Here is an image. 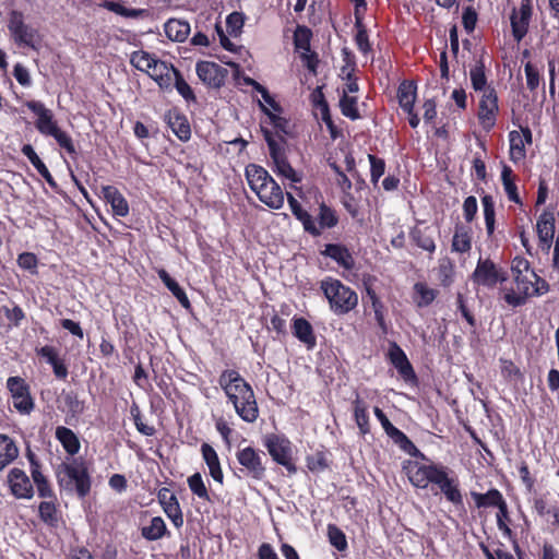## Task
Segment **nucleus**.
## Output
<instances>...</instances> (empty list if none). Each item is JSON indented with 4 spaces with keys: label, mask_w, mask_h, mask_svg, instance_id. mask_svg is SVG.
<instances>
[{
    "label": "nucleus",
    "mask_w": 559,
    "mask_h": 559,
    "mask_svg": "<svg viewBox=\"0 0 559 559\" xmlns=\"http://www.w3.org/2000/svg\"><path fill=\"white\" fill-rule=\"evenodd\" d=\"M498 98L493 90L486 92L479 102L478 119L485 129H490L496 122Z\"/></svg>",
    "instance_id": "obj_17"
},
{
    "label": "nucleus",
    "mask_w": 559,
    "mask_h": 559,
    "mask_svg": "<svg viewBox=\"0 0 559 559\" xmlns=\"http://www.w3.org/2000/svg\"><path fill=\"white\" fill-rule=\"evenodd\" d=\"M188 486L193 495L200 499L210 501L207 489L200 473H194L188 478Z\"/></svg>",
    "instance_id": "obj_54"
},
{
    "label": "nucleus",
    "mask_w": 559,
    "mask_h": 559,
    "mask_svg": "<svg viewBox=\"0 0 559 559\" xmlns=\"http://www.w3.org/2000/svg\"><path fill=\"white\" fill-rule=\"evenodd\" d=\"M438 277L442 286L448 287L453 283L454 264L451 259L442 258L439 260Z\"/></svg>",
    "instance_id": "obj_46"
},
{
    "label": "nucleus",
    "mask_w": 559,
    "mask_h": 559,
    "mask_svg": "<svg viewBox=\"0 0 559 559\" xmlns=\"http://www.w3.org/2000/svg\"><path fill=\"white\" fill-rule=\"evenodd\" d=\"M510 152L513 160H519L525 157V144L524 139L518 131H511L509 133Z\"/></svg>",
    "instance_id": "obj_48"
},
{
    "label": "nucleus",
    "mask_w": 559,
    "mask_h": 559,
    "mask_svg": "<svg viewBox=\"0 0 559 559\" xmlns=\"http://www.w3.org/2000/svg\"><path fill=\"white\" fill-rule=\"evenodd\" d=\"M497 508H498L497 526H498L499 531L502 532L503 536L510 538L512 535V531L507 524V521H509L510 518H509L508 504H507L506 500L502 501Z\"/></svg>",
    "instance_id": "obj_56"
},
{
    "label": "nucleus",
    "mask_w": 559,
    "mask_h": 559,
    "mask_svg": "<svg viewBox=\"0 0 559 559\" xmlns=\"http://www.w3.org/2000/svg\"><path fill=\"white\" fill-rule=\"evenodd\" d=\"M396 96L403 110L405 112H411L414 109L416 100V85L408 81L402 82L397 88Z\"/></svg>",
    "instance_id": "obj_33"
},
{
    "label": "nucleus",
    "mask_w": 559,
    "mask_h": 559,
    "mask_svg": "<svg viewBox=\"0 0 559 559\" xmlns=\"http://www.w3.org/2000/svg\"><path fill=\"white\" fill-rule=\"evenodd\" d=\"M370 162V179L373 185H377L379 179L383 176L385 170V162L376 155L369 154Z\"/></svg>",
    "instance_id": "obj_57"
},
{
    "label": "nucleus",
    "mask_w": 559,
    "mask_h": 559,
    "mask_svg": "<svg viewBox=\"0 0 559 559\" xmlns=\"http://www.w3.org/2000/svg\"><path fill=\"white\" fill-rule=\"evenodd\" d=\"M264 445L272 459L277 464L284 466L289 474H295L297 472V467L292 461V448L288 439L276 435H270L265 438Z\"/></svg>",
    "instance_id": "obj_8"
},
{
    "label": "nucleus",
    "mask_w": 559,
    "mask_h": 559,
    "mask_svg": "<svg viewBox=\"0 0 559 559\" xmlns=\"http://www.w3.org/2000/svg\"><path fill=\"white\" fill-rule=\"evenodd\" d=\"M102 194L105 201L110 204L115 215L124 217L129 214L128 201L116 187H102Z\"/></svg>",
    "instance_id": "obj_20"
},
{
    "label": "nucleus",
    "mask_w": 559,
    "mask_h": 559,
    "mask_svg": "<svg viewBox=\"0 0 559 559\" xmlns=\"http://www.w3.org/2000/svg\"><path fill=\"white\" fill-rule=\"evenodd\" d=\"M195 71L204 84L214 88L223 86L228 75L227 69L212 61H199Z\"/></svg>",
    "instance_id": "obj_11"
},
{
    "label": "nucleus",
    "mask_w": 559,
    "mask_h": 559,
    "mask_svg": "<svg viewBox=\"0 0 559 559\" xmlns=\"http://www.w3.org/2000/svg\"><path fill=\"white\" fill-rule=\"evenodd\" d=\"M175 87L179 95L182 96V98L187 103H195L197 97L191 88V86L186 82L180 71H175Z\"/></svg>",
    "instance_id": "obj_53"
},
{
    "label": "nucleus",
    "mask_w": 559,
    "mask_h": 559,
    "mask_svg": "<svg viewBox=\"0 0 559 559\" xmlns=\"http://www.w3.org/2000/svg\"><path fill=\"white\" fill-rule=\"evenodd\" d=\"M64 403L69 412L73 415H81L85 409L84 402L79 400L78 395L73 392H69L64 395Z\"/></svg>",
    "instance_id": "obj_59"
},
{
    "label": "nucleus",
    "mask_w": 559,
    "mask_h": 559,
    "mask_svg": "<svg viewBox=\"0 0 559 559\" xmlns=\"http://www.w3.org/2000/svg\"><path fill=\"white\" fill-rule=\"evenodd\" d=\"M141 535L148 542H155L169 535L166 523L160 516H154L151 519L150 524L141 528Z\"/></svg>",
    "instance_id": "obj_31"
},
{
    "label": "nucleus",
    "mask_w": 559,
    "mask_h": 559,
    "mask_svg": "<svg viewBox=\"0 0 559 559\" xmlns=\"http://www.w3.org/2000/svg\"><path fill=\"white\" fill-rule=\"evenodd\" d=\"M472 248V240H471V236H469V233L467 231L466 228L464 227H456L455 228V233L453 235V239H452V250L453 251H456V252H460V253H465V252H468Z\"/></svg>",
    "instance_id": "obj_39"
},
{
    "label": "nucleus",
    "mask_w": 559,
    "mask_h": 559,
    "mask_svg": "<svg viewBox=\"0 0 559 559\" xmlns=\"http://www.w3.org/2000/svg\"><path fill=\"white\" fill-rule=\"evenodd\" d=\"M270 156L275 165V171H277L278 175L290 179L294 182L300 181V178L287 162L284 153L282 152V148L276 151L275 154H270Z\"/></svg>",
    "instance_id": "obj_35"
},
{
    "label": "nucleus",
    "mask_w": 559,
    "mask_h": 559,
    "mask_svg": "<svg viewBox=\"0 0 559 559\" xmlns=\"http://www.w3.org/2000/svg\"><path fill=\"white\" fill-rule=\"evenodd\" d=\"M389 437L393 440L395 444H397L404 452L416 455V453H419L418 449L415 447V444L408 439V437L401 431L399 428H396L394 431H392Z\"/></svg>",
    "instance_id": "obj_49"
},
{
    "label": "nucleus",
    "mask_w": 559,
    "mask_h": 559,
    "mask_svg": "<svg viewBox=\"0 0 559 559\" xmlns=\"http://www.w3.org/2000/svg\"><path fill=\"white\" fill-rule=\"evenodd\" d=\"M322 254L335 261L341 267L349 271L355 266V260L349 250L338 243L325 245Z\"/></svg>",
    "instance_id": "obj_21"
},
{
    "label": "nucleus",
    "mask_w": 559,
    "mask_h": 559,
    "mask_svg": "<svg viewBox=\"0 0 559 559\" xmlns=\"http://www.w3.org/2000/svg\"><path fill=\"white\" fill-rule=\"evenodd\" d=\"M164 31L170 40L182 43L190 34V24L185 20L169 19L164 25Z\"/></svg>",
    "instance_id": "obj_28"
},
{
    "label": "nucleus",
    "mask_w": 559,
    "mask_h": 559,
    "mask_svg": "<svg viewBox=\"0 0 559 559\" xmlns=\"http://www.w3.org/2000/svg\"><path fill=\"white\" fill-rule=\"evenodd\" d=\"M56 478L61 490L75 492L82 499L91 491V475L82 460L73 459L71 462L59 464L56 468Z\"/></svg>",
    "instance_id": "obj_2"
},
{
    "label": "nucleus",
    "mask_w": 559,
    "mask_h": 559,
    "mask_svg": "<svg viewBox=\"0 0 559 559\" xmlns=\"http://www.w3.org/2000/svg\"><path fill=\"white\" fill-rule=\"evenodd\" d=\"M7 388L11 393L13 406L20 413L27 415L34 409V401L29 393V386L21 377H10Z\"/></svg>",
    "instance_id": "obj_9"
},
{
    "label": "nucleus",
    "mask_w": 559,
    "mask_h": 559,
    "mask_svg": "<svg viewBox=\"0 0 559 559\" xmlns=\"http://www.w3.org/2000/svg\"><path fill=\"white\" fill-rule=\"evenodd\" d=\"M439 467L440 466L435 464H416L409 469L408 479L417 488H427L429 484H432V479H435Z\"/></svg>",
    "instance_id": "obj_19"
},
{
    "label": "nucleus",
    "mask_w": 559,
    "mask_h": 559,
    "mask_svg": "<svg viewBox=\"0 0 559 559\" xmlns=\"http://www.w3.org/2000/svg\"><path fill=\"white\" fill-rule=\"evenodd\" d=\"M513 171L510 166L503 165L501 170V181L504 189V192L508 195V199L516 204H522V201L518 193L516 185L513 180Z\"/></svg>",
    "instance_id": "obj_37"
},
{
    "label": "nucleus",
    "mask_w": 559,
    "mask_h": 559,
    "mask_svg": "<svg viewBox=\"0 0 559 559\" xmlns=\"http://www.w3.org/2000/svg\"><path fill=\"white\" fill-rule=\"evenodd\" d=\"M22 154L26 156L33 167L38 171V174L46 180V182L52 188H57V182L48 170L47 166L36 154L35 150L31 144H24L21 150Z\"/></svg>",
    "instance_id": "obj_26"
},
{
    "label": "nucleus",
    "mask_w": 559,
    "mask_h": 559,
    "mask_svg": "<svg viewBox=\"0 0 559 559\" xmlns=\"http://www.w3.org/2000/svg\"><path fill=\"white\" fill-rule=\"evenodd\" d=\"M155 57L144 50L133 51L130 56V63L138 70L146 72L151 71Z\"/></svg>",
    "instance_id": "obj_44"
},
{
    "label": "nucleus",
    "mask_w": 559,
    "mask_h": 559,
    "mask_svg": "<svg viewBox=\"0 0 559 559\" xmlns=\"http://www.w3.org/2000/svg\"><path fill=\"white\" fill-rule=\"evenodd\" d=\"M157 499L166 514L181 509L177 497L166 487L158 490Z\"/></svg>",
    "instance_id": "obj_43"
},
{
    "label": "nucleus",
    "mask_w": 559,
    "mask_h": 559,
    "mask_svg": "<svg viewBox=\"0 0 559 559\" xmlns=\"http://www.w3.org/2000/svg\"><path fill=\"white\" fill-rule=\"evenodd\" d=\"M432 484L439 487L448 501L455 506L463 503V497L459 489V481L455 478L449 477L447 467H439L435 479H432Z\"/></svg>",
    "instance_id": "obj_13"
},
{
    "label": "nucleus",
    "mask_w": 559,
    "mask_h": 559,
    "mask_svg": "<svg viewBox=\"0 0 559 559\" xmlns=\"http://www.w3.org/2000/svg\"><path fill=\"white\" fill-rule=\"evenodd\" d=\"M246 177L249 187L257 195L259 191H262L273 179L263 167L255 164H250L246 167Z\"/></svg>",
    "instance_id": "obj_23"
},
{
    "label": "nucleus",
    "mask_w": 559,
    "mask_h": 559,
    "mask_svg": "<svg viewBox=\"0 0 559 559\" xmlns=\"http://www.w3.org/2000/svg\"><path fill=\"white\" fill-rule=\"evenodd\" d=\"M294 335L308 348H313L317 344V340L313 333L311 324L304 318H295L293 324Z\"/></svg>",
    "instance_id": "obj_30"
},
{
    "label": "nucleus",
    "mask_w": 559,
    "mask_h": 559,
    "mask_svg": "<svg viewBox=\"0 0 559 559\" xmlns=\"http://www.w3.org/2000/svg\"><path fill=\"white\" fill-rule=\"evenodd\" d=\"M471 496L477 508H497L502 501H504L502 493L496 488H491L485 493L472 491Z\"/></svg>",
    "instance_id": "obj_34"
},
{
    "label": "nucleus",
    "mask_w": 559,
    "mask_h": 559,
    "mask_svg": "<svg viewBox=\"0 0 559 559\" xmlns=\"http://www.w3.org/2000/svg\"><path fill=\"white\" fill-rule=\"evenodd\" d=\"M320 288L329 301L330 309L337 316L354 310L358 305V295L340 280L326 277L321 281Z\"/></svg>",
    "instance_id": "obj_4"
},
{
    "label": "nucleus",
    "mask_w": 559,
    "mask_h": 559,
    "mask_svg": "<svg viewBox=\"0 0 559 559\" xmlns=\"http://www.w3.org/2000/svg\"><path fill=\"white\" fill-rule=\"evenodd\" d=\"M258 198L265 205L274 210L281 209L284 204V192L274 179L262 191H259Z\"/></svg>",
    "instance_id": "obj_24"
},
{
    "label": "nucleus",
    "mask_w": 559,
    "mask_h": 559,
    "mask_svg": "<svg viewBox=\"0 0 559 559\" xmlns=\"http://www.w3.org/2000/svg\"><path fill=\"white\" fill-rule=\"evenodd\" d=\"M26 107L37 116L35 126L39 133L50 136L59 128L52 111L46 108L41 102L29 100L26 103Z\"/></svg>",
    "instance_id": "obj_12"
},
{
    "label": "nucleus",
    "mask_w": 559,
    "mask_h": 559,
    "mask_svg": "<svg viewBox=\"0 0 559 559\" xmlns=\"http://www.w3.org/2000/svg\"><path fill=\"white\" fill-rule=\"evenodd\" d=\"M310 31L305 26H298L295 33V45L298 49H304L307 52L310 50L309 44Z\"/></svg>",
    "instance_id": "obj_62"
},
{
    "label": "nucleus",
    "mask_w": 559,
    "mask_h": 559,
    "mask_svg": "<svg viewBox=\"0 0 559 559\" xmlns=\"http://www.w3.org/2000/svg\"><path fill=\"white\" fill-rule=\"evenodd\" d=\"M236 459L246 476L254 480H262L265 477L266 468L263 463L265 453L263 451L246 447L237 451Z\"/></svg>",
    "instance_id": "obj_7"
},
{
    "label": "nucleus",
    "mask_w": 559,
    "mask_h": 559,
    "mask_svg": "<svg viewBox=\"0 0 559 559\" xmlns=\"http://www.w3.org/2000/svg\"><path fill=\"white\" fill-rule=\"evenodd\" d=\"M318 218H319L318 228H320V231H322V229H325V228H333L334 226H336V224L338 222L335 212L331 207L325 205L324 203H322L319 207V217Z\"/></svg>",
    "instance_id": "obj_50"
},
{
    "label": "nucleus",
    "mask_w": 559,
    "mask_h": 559,
    "mask_svg": "<svg viewBox=\"0 0 559 559\" xmlns=\"http://www.w3.org/2000/svg\"><path fill=\"white\" fill-rule=\"evenodd\" d=\"M340 108L341 112L350 120H357L360 118L357 108V98L354 96H348L346 92H343V95L340 99Z\"/></svg>",
    "instance_id": "obj_45"
},
{
    "label": "nucleus",
    "mask_w": 559,
    "mask_h": 559,
    "mask_svg": "<svg viewBox=\"0 0 559 559\" xmlns=\"http://www.w3.org/2000/svg\"><path fill=\"white\" fill-rule=\"evenodd\" d=\"M524 72L528 90L532 92L535 91L538 87L540 80L538 70L531 62H527L524 66Z\"/></svg>",
    "instance_id": "obj_61"
},
{
    "label": "nucleus",
    "mask_w": 559,
    "mask_h": 559,
    "mask_svg": "<svg viewBox=\"0 0 559 559\" xmlns=\"http://www.w3.org/2000/svg\"><path fill=\"white\" fill-rule=\"evenodd\" d=\"M481 204L484 209V219L486 225V231L489 237L492 236L495 231V223H496V213H495V202L491 195L485 194L481 198Z\"/></svg>",
    "instance_id": "obj_38"
},
{
    "label": "nucleus",
    "mask_w": 559,
    "mask_h": 559,
    "mask_svg": "<svg viewBox=\"0 0 559 559\" xmlns=\"http://www.w3.org/2000/svg\"><path fill=\"white\" fill-rule=\"evenodd\" d=\"M511 272L516 289H509L504 294L503 299L509 306L516 308L525 305L528 297H531V286H533L536 273L531 269L528 260L523 257H515L513 259Z\"/></svg>",
    "instance_id": "obj_3"
},
{
    "label": "nucleus",
    "mask_w": 559,
    "mask_h": 559,
    "mask_svg": "<svg viewBox=\"0 0 559 559\" xmlns=\"http://www.w3.org/2000/svg\"><path fill=\"white\" fill-rule=\"evenodd\" d=\"M8 483L12 495L17 499H31L34 496L31 479L23 469L12 468L8 475Z\"/></svg>",
    "instance_id": "obj_14"
},
{
    "label": "nucleus",
    "mask_w": 559,
    "mask_h": 559,
    "mask_svg": "<svg viewBox=\"0 0 559 559\" xmlns=\"http://www.w3.org/2000/svg\"><path fill=\"white\" fill-rule=\"evenodd\" d=\"M175 71H179L171 63L154 59L148 75L158 84L162 90H169L171 87L173 75Z\"/></svg>",
    "instance_id": "obj_18"
},
{
    "label": "nucleus",
    "mask_w": 559,
    "mask_h": 559,
    "mask_svg": "<svg viewBox=\"0 0 559 559\" xmlns=\"http://www.w3.org/2000/svg\"><path fill=\"white\" fill-rule=\"evenodd\" d=\"M19 455V448L7 435L0 433V471L12 463Z\"/></svg>",
    "instance_id": "obj_32"
},
{
    "label": "nucleus",
    "mask_w": 559,
    "mask_h": 559,
    "mask_svg": "<svg viewBox=\"0 0 559 559\" xmlns=\"http://www.w3.org/2000/svg\"><path fill=\"white\" fill-rule=\"evenodd\" d=\"M130 414L134 421V425L138 431L146 437H151L155 433V428L153 426L145 425L141 418V411L136 403H133L130 407Z\"/></svg>",
    "instance_id": "obj_55"
},
{
    "label": "nucleus",
    "mask_w": 559,
    "mask_h": 559,
    "mask_svg": "<svg viewBox=\"0 0 559 559\" xmlns=\"http://www.w3.org/2000/svg\"><path fill=\"white\" fill-rule=\"evenodd\" d=\"M56 439L61 443L64 451L70 455L79 453L81 444L78 436L64 426H58L56 428Z\"/></svg>",
    "instance_id": "obj_29"
},
{
    "label": "nucleus",
    "mask_w": 559,
    "mask_h": 559,
    "mask_svg": "<svg viewBox=\"0 0 559 559\" xmlns=\"http://www.w3.org/2000/svg\"><path fill=\"white\" fill-rule=\"evenodd\" d=\"M218 384L243 421L251 424L258 419L259 407L254 392L237 370H224L218 378Z\"/></svg>",
    "instance_id": "obj_1"
},
{
    "label": "nucleus",
    "mask_w": 559,
    "mask_h": 559,
    "mask_svg": "<svg viewBox=\"0 0 559 559\" xmlns=\"http://www.w3.org/2000/svg\"><path fill=\"white\" fill-rule=\"evenodd\" d=\"M32 478L36 486L37 493L40 498L56 499L55 492H53L48 479L44 476L41 471H37V469L32 471Z\"/></svg>",
    "instance_id": "obj_41"
},
{
    "label": "nucleus",
    "mask_w": 559,
    "mask_h": 559,
    "mask_svg": "<svg viewBox=\"0 0 559 559\" xmlns=\"http://www.w3.org/2000/svg\"><path fill=\"white\" fill-rule=\"evenodd\" d=\"M354 416L360 432L362 435L369 432V416L367 406L359 397L354 401Z\"/></svg>",
    "instance_id": "obj_42"
},
{
    "label": "nucleus",
    "mask_w": 559,
    "mask_h": 559,
    "mask_svg": "<svg viewBox=\"0 0 559 559\" xmlns=\"http://www.w3.org/2000/svg\"><path fill=\"white\" fill-rule=\"evenodd\" d=\"M8 29L17 47H27L38 51L41 45V35L38 29L25 22L23 12L12 10L8 15Z\"/></svg>",
    "instance_id": "obj_5"
},
{
    "label": "nucleus",
    "mask_w": 559,
    "mask_h": 559,
    "mask_svg": "<svg viewBox=\"0 0 559 559\" xmlns=\"http://www.w3.org/2000/svg\"><path fill=\"white\" fill-rule=\"evenodd\" d=\"M328 538L330 544L338 551H345L348 547L344 532L335 524L328 525Z\"/></svg>",
    "instance_id": "obj_47"
},
{
    "label": "nucleus",
    "mask_w": 559,
    "mask_h": 559,
    "mask_svg": "<svg viewBox=\"0 0 559 559\" xmlns=\"http://www.w3.org/2000/svg\"><path fill=\"white\" fill-rule=\"evenodd\" d=\"M13 76L24 87H28L32 84L29 71L26 67L21 63H16L13 68Z\"/></svg>",
    "instance_id": "obj_63"
},
{
    "label": "nucleus",
    "mask_w": 559,
    "mask_h": 559,
    "mask_svg": "<svg viewBox=\"0 0 559 559\" xmlns=\"http://www.w3.org/2000/svg\"><path fill=\"white\" fill-rule=\"evenodd\" d=\"M533 13L531 0H521L519 9H513L510 16L512 36L520 43L527 34Z\"/></svg>",
    "instance_id": "obj_10"
},
{
    "label": "nucleus",
    "mask_w": 559,
    "mask_h": 559,
    "mask_svg": "<svg viewBox=\"0 0 559 559\" xmlns=\"http://www.w3.org/2000/svg\"><path fill=\"white\" fill-rule=\"evenodd\" d=\"M37 263V257L32 252H23L17 258L19 266L31 272H36Z\"/></svg>",
    "instance_id": "obj_64"
},
{
    "label": "nucleus",
    "mask_w": 559,
    "mask_h": 559,
    "mask_svg": "<svg viewBox=\"0 0 559 559\" xmlns=\"http://www.w3.org/2000/svg\"><path fill=\"white\" fill-rule=\"evenodd\" d=\"M201 452H202L203 460L205 461V463H206V465L209 467V472H210L211 477L215 481H217L221 485H223V483H224V474H223V471H222V467H221V463H219V459H218V455H217L216 451L209 443H203L201 445Z\"/></svg>",
    "instance_id": "obj_25"
},
{
    "label": "nucleus",
    "mask_w": 559,
    "mask_h": 559,
    "mask_svg": "<svg viewBox=\"0 0 559 559\" xmlns=\"http://www.w3.org/2000/svg\"><path fill=\"white\" fill-rule=\"evenodd\" d=\"M471 82L475 91H484L487 85L485 64L481 59L477 61L473 69H471Z\"/></svg>",
    "instance_id": "obj_51"
},
{
    "label": "nucleus",
    "mask_w": 559,
    "mask_h": 559,
    "mask_svg": "<svg viewBox=\"0 0 559 559\" xmlns=\"http://www.w3.org/2000/svg\"><path fill=\"white\" fill-rule=\"evenodd\" d=\"M414 289L419 297L416 304L420 308L429 306L437 297V290L429 288L426 284L416 283Z\"/></svg>",
    "instance_id": "obj_52"
},
{
    "label": "nucleus",
    "mask_w": 559,
    "mask_h": 559,
    "mask_svg": "<svg viewBox=\"0 0 559 559\" xmlns=\"http://www.w3.org/2000/svg\"><path fill=\"white\" fill-rule=\"evenodd\" d=\"M471 278L478 286L493 288L498 283H504L509 275L490 259L479 258Z\"/></svg>",
    "instance_id": "obj_6"
},
{
    "label": "nucleus",
    "mask_w": 559,
    "mask_h": 559,
    "mask_svg": "<svg viewBox=\"0 0 559 559\" xmlns=\"http://www.w3.org/2000/svg\"><path fill=\"white\" fill-rule=\"evenodd\" d=\"M50 136H52L59 146L66 150L69 154L75 153V146L71 136L60 128H58Z\"/></svg>",
    "instance_id": "obj_60"
},
{
    "label": "nucleus",
    "mask_w": 559,
    "mask_h": 559,
    "mask_svg": "<svg viewBox=\"0 0 559 559\" xmlns=\"http://www.w3.org/2000/svg\"><path fill=\"white\" fill-rule=\"evenodd\" d=\"M260 105L262 107V110L269 116L270 121H271L272 126L274 127V129L276 130V133H277L280 140L284 141V139L281 135V133H283V134H287L288 133V131H287L288 121L285 118H283V117H280V116H277L275 114H272L262 104H260Z\"/></svg>",
    "instance_id": "obj_58"
},
{
    "label": "nucleus",
    "mask_w": 559,
    "mask_h": 559,
    "mask_svg": "<svg viewBox=\"0 0 559 559\" xmlns=\"http://www.w3.org/2000/svg\"><path fill=\"white\" fill-rule=\"evenodd\" d=\"M435 228L426 226L424 228L415 227L409 233L412 240L423 250L433 253L436 250Z\"/></svg>",
    "instance_id": "obj_27"
},
{
    "label": "nucleus",
    "mask_w": 559,
    "mask_h": 559,
    "mask_svg": "<svg viewBox=\"0 0 559 559\" xmlns=\"http://www.w3.org/2000/svg\"><path fill=\"white\" fill-rule=\"evenodd\" d=\"M165 121L173 132L181 141H188L191 136V129L187 117L178 110H169L165 114Z\"/></svg>",
    "instance_id": "obj_22"
},
{
    "label": "nucleus",
    "mask_w": 559,
    "mask_h": 559,
    "mask_svg": "<svg viewBox=\"0 0 559 559\" xmlns=\"http://www.w3.org/2000/svg\"><path fill=\"white\" fill-rule=\"evenodd\" d=\"M53 500L55 499L50 501H43L38 507L40 520L48 526L52 527L57 526L58 523V511Z\"/></svg>",
    "instance_id": "obj_40"
},
{
    "label": "nucleus",
    "mask_w": 559,
    "mask_h": 559,
    "mask_svg": "<svg viewBox=\"0 0 559 559\" xmlns=\"http://www.w3.org/2000/svg\"><path fill=\"white\" fill-rule=\"evenodd\" d=\"M555 229L556 219L554 213L544 211L536 222V233L543 250H550L554 242Z\"/></svg>",
    "instance_id": "obj_15"
},
{
    "label": "nucleus",
    "mask_w": 559,
    "mask_h": 559,
    "mask_svg": "<svg viewBox=\"0 0 559 559\" xmlns=\"http://www.w3.org/2000/svg\"><path fill=\"white\" fill-rule=\"evenodd\" d=\"M157 273H158V277L160 278V281L171 292V294L178 299L180 305L185 308H189L190 301H189L185 290L180 287V285L167 273L166 270L162 269Z\"/></svg>",
    "instance_id": "obj_36"
},
{
    "label": "nucleus",
    "mask_w": 559,
    "mask_h": 559,
    "mask_svg": "<svg viewBox=\"0 0 559 559\" xmlns=\"http://www.w3.org/2000/svg\"><path fill=\"white\" fill-rule=\"evenodd\" d=\"M388 356L391 364L397 369L400 376L406 382L416 381L417 378L413 366L411 365L404 350L396 343H392L390 345Z\"/></svg>",
    "instance_id": "obj_16"
}]
</instances>
